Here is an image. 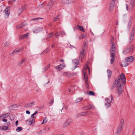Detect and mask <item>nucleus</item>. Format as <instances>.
<instances>
[{
	"label": "nucleus",
	"mask_w": 135,
	"mask_h": 135,
	"mask_svg": "<svg viewBox=\"0 0 135 135\" xmlns=\"http://www.w3.org/2000/svg\"><path fill=\"white\" fill-rule=\"evenodd\" d=\"M49 49L48 48H47L45 50H44L43 52V53H46L47 52L49 51Z\"/></svg>",
	"instance_id": "57"
},
{
	"label": "nucleus",
	"mask_w": 135,
	"mask_h": 135,
	"mask_svg": "<svg viewBox=\"0 0 135 135\" xmlns=\"http://www.w3.org/2000/svg\"><path fill=\"white\" fill-rule=\"evenodd\" d=\"M58 33L60 34V36L66 35V33L64 31L59 32Z\"/></svg>",
	"instance_id": "33"
},
{
	"label": "nucleus",
	"mask_w": 135,
	"mask_h": 135,
	"mask_svg": "<svg viewBox=\"0 0 135 135\" xmlns=\"http://www.w3.org/2000/svg\"><path fill=\"white\" fill-rule=\"evenodd\" d=\"M115 44L113 43V45H111V47L110 49V52H115Z\"/></svg>",
	"instance_id": "13"
},
{
	"label": "nucleus",
	"mask_w": 135,
	"mask_h": 135,
	"mask_svg": "<svg viewBox=\"0 0 135 135\" xmlns=\"http://www.w3.org/2000/svg\"><path fill=\"white\" fill-rule=\"evenodd\" d=\"M35 117H32L31 116V118L27 120L28 122V124H29L31 125L33 123H34L35 120Z\"/></svg>",
	"instance_id": "7"
},
{
	"label": "nucleus",
	"mask_w": 135,
	"mask_h": 135,
	"mask_svg": "<svg viewBox=\"0 0 135 135\" xmlns=\"http://www.w3.org/2000/svg\"><path fill=\"white\" fill-rule=\"evenodd\" d=\"M22 50V49H20L18 50V49H16L15 50L13 51V53H15L16 52H21Z\"/></svg>",
	"instance_id": "38"
},
{
	"label": "nucleus",
	"mask_w": 135,
	"mask_h": 135,
	"mask_svg": "<svg viewBox=\"0 0 135 135\" xmlns=\"http://www.w3.org/2000/svg\"><path fill=\"white\" fill-rule=\"evenodd\" d=\"M134 60V57L133 56H129L127 57L126 58V60L127 62H131Z\"/></svg>",
	"instance_id": "11"
},
{
	"label": "nucleus",
	"mask_w": 135,
	"mask_h": 135,
	"mask_svg": "<svg viewBox=\"0 0 135 135\" xmlns=\"http://www.w3.org/2000/svg\"><path fill=\"white\" fill-rule=\"evenodd\" d=\"M77 27H78L79 30L80 31H82L84 32H85L82 26L78 25L77 26Z\"/></svg>",
	"instance_id": "26"
},
{
	"label": "nucleus",
	"mask_w": 135,
	"mask_h": 135,
	"mask_svg": "<svg viewBox=\"0 0 135 135\" xmlns=\"http://www.w3.org/2000/svg\"><path fill=\"white\" fill-rule=\"evenodd\" d=\"M69 124L66 121V122L64 123V127H65L68 126Z\"/></svg>",
	"instance_id": "54"
},
{
	"label": "nucleus",
	"mask_w": 135,
	"mask_h": 135,
	"mask_svg": "<svg viewBox=\"0 0 135 135\" xmlns=\"http://www.w3.org/2000/svg\"><path fill=\"white\" fill-rule=\"evenodd\" d=\"M9 118L11 120H12L14 119L15 117L13 115H11L9 117Z\"/></svg>",
	"instance_id": "49"
},
{
	"label": "nucleus",
	"mask_w": 135,
	"mask_h": 135,
	"mask_svg": "<svg viewBox=\"0 0 135 135\" xmlns=\"http://www.w3.org/2000/svg\"><path fill=\"white\" fill-rule=\"evenodd\" d=\"M18 106L17 104L12 105L9 107V108L11 109H15Z\"/></svg>",
	"instance_id": "21"
},
{
	"label": "nucleus",
	"mask_w": 135,
	"mask_h": 135,
	"mask_svg": "<svg viewBox=\"0 0 135 135\" xmlns=\"http://www.w3.org/2000/svg\"><path fill=\"white\" fill-rule=\"evenodd\" d=\"M134 35H133V33L132 34H131V36L129 37V38L128 40V42H129V44H131L132 41L133 39Z\"/></svg>",
	"instance_id": "19"
},
{
	"label": "nucleus",
	"mask_w": 135,
	"mask_h": 135,
	"mask_svg": "<svg viewBox=\"0 0 135 135\" xmlns=\"http://www.w3.org/2000/svg\"><path fill=\"white\" fill-rule=\"evenodd\" d=\"M89 112L88 111H87L86 112H81L80 113L76 115H75V117L76 118H77L79 117H81L82 116H85L86 115V113Z\"/></svg>",
	"instance_id": "9"
},
{
	"label": "nucleus",
	"mask_w": 135,
	"mask_h": 135,
	"mask_svg": "<svg viewBox=\"0 0 135 135\" xmlns=\"http://www.w3.org/2000/svg\"><path fill=\"white\" fill-rule=\"evenodd\" d=\"M52 36V33H49L47 36V38H50Z\"/></svg>",
	"instance_id": "50"
},
{
	"label": "nucleus",
	"mask_w": 135,
	"mask_h": 135,
	"mask_svg": "<svg viewBox=\"0 0 135 135\" xmlns=\"http://www.w3.org/2000/svg\"><path fill=\"white\" fill-rule=\"evenodd\" d=\"M64 76H70L71 75L70 73H64Z\"/></svg>",
	"instance_id": "47"
},
{
	"label": "nucleus",
	"mask_w": 135,
	"mask_h": 135,
	"mask_svg": "<svg viewBox=\"0 0 135 135\" xmlns=\"http://www.w3.org/2000/svg\"><path fill=\"white\" fill-rule=\"evenodd\" d=\"M126 81L125 76L123 73H122L115 81L117 93L119 96L122 93L123 91V86L122 84H125Z\"/></svg>",
	"instance_id": "1"
},
{
	"label": "nucleus",
	"mask_w": 135,
	"mask_h": 135,
	"mask_svg": "<svg viewBox=\"0 0 135 135\" xmlns=\"http://www.w3.org/2000/svg\"><path fill=\"white\" fill-rule=\"evenodd\" d=\"M111 103H109L106 102L105 104V107L107 108H108L109 107L111 106Z\"/></svg>",
	"instance_id": "32"
},
{
	"label": "nucleus",
	"mask_w": 135,
	"mask_h": 135,
	"mask_svg": "<svg viewBox=\"0 0 135 135\" xmlns=\"http://www.w3.org/2000/svg\"><path fill=\"white\" fill-rule=\"evenodd\" d=\"M123 65H124V66H127L128 65V63H126V64H124V62H123Z\"/></svg>",
	"instance_id": "62"
},
{
	"label": "nucleus",
	"mask_w": 135,
	"mask_h": 135,
	"mask_svg": "<svg viewBox=\"0 0 135 135\" xmlns=\"http://www.w3.org/2000/svg\"><path fill=\"white\" fill-rule=\"evenodd\" d=\"M115 4V1H112L109 5V9L110 11H112L113 9Z\"/></svg>",
	"instance_id": "8"
},
{
	"label": "nucleus",
	"mask_w": 135,
	"mask_h": 135,
	"mask_svg": "<svg viewBox=\"0 0 135 135\" xmlns=\"http://www.w3.org/2000/svg\"><path fill=\"white\" fill-rule=\"evenodd\" d=\"M29 33H27L21 36H20V40L23 39L25 38H27L28 37V35Z\"/></svg>",
	"instance_id": "15"
},
{
	"label": "nucleus",
	"mask_w": 135,
	"mask_h": 135,
	"mask_svg": "<svg viewBox=\"0 0 135 135\" xmlns=\"http://www.w3.org/2000/svg\"><path fill=\"white\" fill-rule=\"evenodd\" d=\"M134 48L133 46L127 47L124 49L123 51V53L124 54H127L131 52L132 53L133 51Z\"/></svg>",
	"instance_id": "3"
},
{
	"label": "nucleus",
	"mask_w": 135,
	"mask_h": 135,
	"mask_svg": "<svg viewBox=\"0 0 135 135\" xmlns=\"http://www.w3.org/2000/svg\"><path fill=\"white\" fill-rule=\"evenodd\" d=\"M134 0H132L131 1V4L132 5L134 3Z\"/></svg>",
	"instance_id": "61"
},
{
	"label": "nucleus",
	"mask_w": 135,
	"mask_h": 135,
	"mask_svg": "<svg viewBox=\"0 0 135 135\" xmlns=\"http://www.w3.org/2000/svg\"><path fill=\"white\" fill-rule=\"evenodd\" d=\"M55 3V2L52 0H50L47 4V6L50 7H51L54 5Z\"/></svg>",
	"instance_id": "16"
},
{
	"label": "nucleus",
	"mask_w": 135,
	"mask_h": 135,
	"mask_svg": "<svg viewBox=\"0 0 135 135\" xmlns=\"http://www.w3.org/2000/svg\"><path fill=\"white\" fill-rule=\"evenodd\" d=\"M46 118H47L46 117H45V118H44L43 121L41 123L42 124L45 123L47 122V120L46 119Z\"/></svg>",
	"instance_id": "44"
},
{
	"label": "nucleus",
	"mask_w": 135,
	"mask_h": 135,
	"mask_svg": "<svg viewBox=\"0 0 135 135\" xmlns=\"http://www.w3.org/2000/svg\"><path fill=\"white\" fill-rule=\"evenodd\" d=\"M38 113V112L37 111H36L35 112L33 113L31 115L32 117H34V116L36 114H37Z\"/></svg>",
	"instance_id": "56"
},
{
	"label": "nucleus",
	"mask_w": 135,
	"mask_h": 135,
	"mask_svg": "<svg viewBox=\"0 0 135 135\" xmlns=\"http://www.w3.org/2000/svg\"><path fill=\"white\" fill-rule=\"evenodd\" d=\"M87 37V35H84V34H82L79 37V39H81L83 38H86Z\"/></svg>",
	"instance_id": "25"
},
{
	"label": "nucleus",
	"mask_w": 135,
	"mask_h": 135,
	"mask_svg": "<svg viewBox=\"0 0 135 135\" xmlns=\"http://www.w3.org/2000/svg\"><path fill=\"white\" fill-rule=\"evenodd\" d=\"M110 57L112 58H114L115 54L113 52H111Z\"/></svg>",
	"instance_id": "51"
},
{
	"label": "nucleus",
	"mask_w": 135,
	"mask_h": 135,
	"mask_svg": "<svg viewBox=\"0 0 135 135\" xmlns=\"http://www.w3.org/2000/svg\"><path fill=\"white\" fill-rule=\"evenodd\" d=\"M123 128V127L119 126L117 132V133H118L120 132Z\"/></svg>",
	"instance_id": "27"
},
{
	"label": "nucleus",
	"mask_w": 135,
	"mask_h": 135,
	"mask_svg": "<svg viewBox=\"0 0 135 135\" xmlns=\"http://www.w3.org/2000/svg\"><path fill=\"white\" fill-rule=\"evenodd\" d=\"M50 66V65L49 64V65L48 66H47L46 67L44 68L43 69L44 71L45 72L47 70V69L49 68Z\"/></svg>",
	"instance_id": "40"
},
{
	"label": "nucleus",
	"mask_w": 135,
	"mask_h": 135,
	"mask_svg": "<svg viewBox=\"0 0 135 135\" xmlns=\"http://www.w3.org/2000/svg\"><path fill=\"white\" fill-rule=\"evenodd\" d=\"M124 124V120L123 119H122L120 121L119 126L123 127Z\"/></svg>",
	"instance_id": "29"
},
{
	"label": "nucleus",
	"mask_w": 135,
	"mask_h": 135,
	"mask_svg": "<svg viewBox=\"0 0 135 135\" xmlns=\"http://www.w3.org/2000/svg\"><path fill=\"white\" fill-rule=\"evenodd\" d=\"M107 72L108 74V77L110 78L112 75L111 71L109 69H108L107 71Z\"/></svg>",
	"instance_id": "30"
},
{
	"label": "nucleus",
	"mask_w": 135,
	"mask_h": 135,
	"mask_svg": "<svg viewBox=\"0 0 135 135\" xmlns=\"http://www.w3.org/2000/svg\"><path fill=\"white\" fill-rule=\"evenodd\" d=\"M135 32V25L133 26V27L131 34H132L133 33V35H134Z\"/></svg>",
	"instance_id": "46"
},
{
	"label": "nucleus",
	"mask_w": 135,
	"mask_h": 135,
	"mask_svg": "<svg viewBox=\"0 0 135 135\" xmlns=\"http://www.w3.org/2000/svg\"><path fill=\"white\" fill-rule=\"evenodd\" d=\"M46 2H44L42 4H40L39 5V7L40 8H41V7L44 6L46 5Z\"/></svg>",
	"instance_id": "43"
},
{
	"label": "nucleus",
	"mask_w": 135,
	"mask_h": 135,
	"mask_svg": "<svg viewBox=\"0 0 135 135\" xmlns=\"http://www.w3.org/2000/svg\"><path fill=\"white\" fill-rule=\"evenodd\" d=\"M55 35L57 37L60 36V34H59V33H58V32H57L55 33Z\"/></svg>",
	"instance_id": "58"
},
{
	"label": "nucleus",
	"mask_w": 135,
	"mask_h": 135,
	"mask_svg": "<svg viewBox=\"0 0 135 135\" xmlns=\"http://www.w3.org/2000/svg\"><path fill=\"white\" fill-rule=\"evenodd\" d=\"M69 0H62V2L64 4H69Z\"/></svg>",
	"instance_id": "39"
},
{
	"label": "nucleus",
	"mask_w": 135,
	"mask_h": 135,
	"mask_svg": "<svg viewBox=\"0 0 135 135\" xmlns=\"http://www.w3.org/2000/svg\"><path fill=\"white\" fill-rule=\"evenodd\" d=\"M10 115L9 113H6L0 116V117H3V118H6L8 117Z\"/></svg>",
	"instance_id": "24"
},
{
	"label": "nucleus",
	"mask_w": 135,
	"mask_h": 135,
	"mask_svg": "<svg viewBox=\"0 0 135 135\" xmlns=\"http://www.w3.org/2000/svg\"><path fill=\"white\" fill-rule=\"evenodd\" d=\"M43 18H40V17H38L37 18H35L33 19L32 20V21H34L35 20H36L37 21V22H38V20H39L40 19H43Z\"/></svg>",
	"instance_id": "42"
},
{
	"label": "nucleus",
	"mask_w": 135,
	"mask_h": 135,
	"mask_svg": "<svg viewBox=\"0 0 135 135\" xmlns=\"http://www.w3.org/2000/svg\"><path fill=\"white\" fill-rule=\"evenodd\" d=\"M72 119L71 118H69L66 121L69 124L72 122Z\"/></svg>",
	"instance_id": "48"
},
{
	"label": "nucleus",
	"mask_w": 135,
	"mask_h": 135,
	"mask_svg": "<svg viewBox=\"0 0 135 135\" xmlns=\"http://www.w3.org/2000/svg\"><path fill=\"white\" fill-rule=\"evenodd\" d=\"M88 94L89 95H92L93 96H94L95 93L93 91H90L88 93Z\"/></svg>",
	"instance_id": "45"
},
{
	"label": "nucleus",
	"mask_w": 135,
	"mask_h": 135,
	"mask_svg": "<svg viewBox=\"0 0 135 135\" xmlns=\"http://www.w3.org/2000/svg\"><path fill=\"white\" fill-rule=\"evenodd\" d=\"M88 72L89 74L90 73V69L88 67V64L87 62L86 63L85 66L84 67L83 70V72L84 75V78L85 79V82L86 83V86H87V85H88V84L87 83L88 81L87 79H88V77L87 75H86L87 72Z\"/></svg>",
	"instance_id": "2"
},
{
	"label": "nucleus",
	"mask_w": 135,
	"mask_h": 135,
	"mask_svg": "<svg viewBox=\"0 0 135 135\" xmlns=\"http://www.w3.org/2000/svg\"><path fill=\"white\" fill-rule=\"evenodd\" d=\"M114 37H112V38L110 41V44H111V45H113V44H114Z\"/></svg>",
	"instance_id": "41"
},
{
	"label": "nucleus",
	"mask_w": 135,
	"mask_h": 135,
	"mask_svg": "<svg viewBox=\"0 0 135 135\" xmlns=\"http://www.w3.org/2000/svg\"><path fill=\"white\" fill-rule=\"evenodd\" d=\"M26 25V24L25 22L22 23L19 25L17 26L16 28L17 29L22 28Z\"/></svg>",
	"instance_id": "17"
},
{
	"label": "nucleus",
	"mask_w": 135,
	"mask_h": 135,
	"mask_svg": "<svg viewBox=\"0 0 135 135\" xmlns=\"http://www.w3.org/2000/svg\"><path fill=\"white\" fill-rule=\"evenodd\" d=\"M105 100L106 102L111 103L113 100V97L112 95H110L109 98H106L105 99Z\"/></svg>",
	"instance_id": "12"
},
{
	"label": "nucleus",
	"mask_w": 135,
	"mask_h": 135,
	"mask_svg": "<svg viewBox=\"0 0 135 135\" xmlns=\"http://www.w3.org/2000/svg\"><path fill=\"white\" fill-rule=\"evenodd\" d=\"M60 16V15H58L56 16V17H54V21H57V20L59 19V17Z\"/></svg>",
	"instance_id": "53"
},
{
	"label": "nucleus",
	"mask_w": 135,
	"mask_h": 135,
	"mask_svg": "<svg viewBox=\"0 0 135 135\" xmlns=\"http://www.w3.org/2000/svg\"><path fill=\"white\" fill-rule=\"evenodd\" d=\"M132 19L131 18H130L129 22H128V25L129 26H130L131 25V23L132 22Z\"/></svg>",
	"instance_id": "55"
},
{
	"label": "nucleus",
	"mask_w": 135,
	"mask_h": 135,
	"mask_svg": "<svg viewBox=\"0 0 135 135\" xmlns=\"http://www.w3.org/2000/svg\"><path fill=\"white\" fill-rule=\"evenodd\" d=\"M83 99V98L82 97L77 98L76 99L75 102L76 103H79Z\"/></svg>",
	"instance_id": "23"
},
{
	"label": "nucleus",
	"mask_w": 135,
	"mask_h": 135,
	"mask_svg": "<svg viewBox=\"0 0 135 135\" xmlns=\"http://www.w3.org/2000/svg\"><path fill=\"white\" fill-rule=\"evenodd\" d=\"M69 3H74L75 1L74 0H69Z\"/></svg>",
	"instance_id": "59"
},
{
	"label": "nucleus",
	"mask_w": 135,
	"mask_h": 135,
	"mask_svg": "<svg viewBox=\"0 0 135 135\" xmlns=\"http://www.w3.org/2000/svg\"><path fill=\"white\" fill-rule=\"evenodd\" d=\"M22 129V128L21 127H18L16 129V131L17 132H19Z\"/></svg>",
	"instance_id": "36"
},
{
	"label": "nucleus",
	"mask_w": 135,
	"mask_h": 135,
	"mask_svg": "<svg viewBox=\"0 0 135 135\" xmlns=\"http://www.w3.org/2000/svg\"><path fill=\"white\" fill-rule=\"evenodd\" d=\"M114 58H111V59H110V63L111 64H112L113 63V62L114 61Z\"/></svg>",
	"instance_id": "52"
},
{
	"label": "nucleus",
	"mask_w": 135,
	"mask_h": 135,
	"mask_svg": "<svg viewBox=\"0 0 135 135\" xmlns=\"http://www.w3.org/2000/svg\"><path fill=\"white\" fill-rule=\"evenodd\" d=\"M93 105L91 104H88L85 107V109H88L93 108Z\"/></svg>",
	"instance_id": "22"
},
{
	"label": "nucleus",
	"mask_w": 135,
	"mask_h": 135,
	"mask_svg": "<svg viewBox=\"0 0 135 135\" xmlns=\"http://www.w3.org/2000/svg\"><path fill=\"white\" fill-rule=\"evenodd\" d=\"M16 124V126H17L18 124V120H17L15 122Z\"/></svg>",
	"instance_id": "63"
},
{
	"label": "nucleus",
	"mask_w": 135,
	"mask_h": 135,
	"mask_svg": "<svg viewBox=\"0 0 135 135\" xmlns=\"http://www.w3.org/2000/svg\"><path fill=\"white\" fill-rule=\"evenodd\" d=\"M10 42L9 41H6L4 44V46L5 47H6L8 46L10 44Z\"/></svg>",
	"instance_id": "31"
},
{
	"label": "nucleus",
	"mask_w": 135,
	"mask_h": 135,
	"mask_svg": "<svg viewBox=\"0 0 135 135\" xmlns=\"http://www.w3.org/2000/svg\"><path fill=\"white\" fill-rule=\"evenodd\" d=\"M1 129L2 130L6 131L9 129V127L8 126H4L1 127Z\"/></svg>",
	"instance_id": "28"
},
{
	"label": "nucleus",
	"mask_w": 135,
	"mask_h": 135,
	"mask_svg": "<svg viewBox=\"0 0 135 135\" xmlns=\"http://www.w3.org/2000/svg\"><path fill=\"white\" fill-rule=\"evenodd\" d=\"M9 9L10 7H8L4 11V17L6 18H7L9 15L10 12L9 10Z\"/></svg>",
	"instance_id": "4"
},
{
	"label": "nucleus",
	"mask_w": 135,
	"mask_h": 135,
	"mask_svg": "<svg viewBox=\"0 0 135 135\" xmlns=\"http://www.w3.org/2000/svg\"><path fill=\"white\" fill-rule=\"evenodd\" d=\"M84 133L83 132H81V133L80 135H84Z\"/></svg>",
	"instance_id": "64"
},
{
	"label": "nucleus",
	"mask_w": 135,
	"mask_h": 135,
	"mask_svg": "<svg viewBox=\"0 0 135 135\" xmlns=\"http://www.w3.org/2000/svg\"><path fill=\"white\" fill-rule=\"evenodd\" d=\"M87 46V41H84V42L83 44V48H86Z\"/></svg>",
	"instance_id": "34"
},
{
	"label": "nucleus",
	"mask_w": 135,
	"mask_h": 135,
	"mask_svg": "<svg viewBox=\"0 0 135 135\" xmlns=\"http://www.w3.org/2000/svg\"><path fill=\"white\" fill-rule=\"evenodd\" d=\"M86 49V48H85V47H83L80 52L79 57L81 60L84 57V55L85 52V51Z\"/></svg>",
	"instance_id": "5"
},
{
	"label": "nucleus",
	"mask_w": 135,
	"mask_h": 135,
	"mask_svg": "<svg viewBox=\"0 0 135 135\" xmlns=\"http://www.w3.org/2000/svg\"><path fill=\"white\" fill-rule=\"evenodd\" d=\"M26 8L25 7V6L24 5L22 6L18 10V12L20 13H21L23 10H25L26 9Z\"/></svg>",
	"instance_id": "20"
},
{
	"label": "nucleus",
	"mask_w": 135,
	"mask_h": 135,
	"mask_svg": "<svg viewBox=\"0 0 135 135\" xmlns=\"http://www.w3.org/2000/svg\"><path fill=\"white\" fill-rule=\"evenodd\" d=\"M25 60L24 59L22 60L21 61H20L18 63V65H20L23 64L24 62H25Z\"/></svg>",
	"instance_id": "37"
},
{
	"label": "nucleus",
	"mask_w": 135,
	"mask_h": 135,
	"mask_svg": "<svg viewBox=\"0 0 135 135\" xmlns=\"http://www.w3.org/2000/svg\"><path fill=\"white\" fill-rule=\"evenodd\" d=\"M35 105L34 101H33L31 103H28L26 105V107L27 108H29L34 105Z\"/></svg>",
	"instance_id": "18"
},
{
	"label": "nucleus",
	"mask_w": 135,
	"mask_h": 135,
	"mask_svg": "<svg viewBox=\"0 0 135 135\" xmlns=\"http://www.w3.org/2000/svg\"><path fill=\"white\" fill-rule=\"evenodd\" d=\"M125 7L126 8V11H127L128 9V6L127 4H126V5Z\"/></svg>",
	"instance_id": "60"
},
{
	"label": "nucleus",
	"mask_w": 135,
	"mask_h": 135,
	"mask_svg": "<svg viewBox=\"0 0 135 135\" xmlns=\"http://www.w3.org/2000/svg\"><path fill=\"white\" fill-rule=\"evenodd\" d=\"M86 49V48H85V47H83L80 52L79 57L81 60L84 57V55L85 52V51Z\"/></svg>",
	"instance_id": "6"
},
{
	"label": "nucleus",
	"mask_w": 135,
	"mask_h": 135,
	"mask_svg": "<svg viewBox=\"0 0 135 135\" xmlns=\"http://www.w3.org/2000/svg\"><path fill=\"white\" fill-rule=\"evenodd\" d=\"M64 64H61L55 67V68L57 70H60L65 67Z\"/></svg>",
	"instance_id": "10"
},
{
	"label": "nucleus",
	"mask_w": 135,
	"mask_h": 135,
	"mask_svg": "<svg viewBox=\"0 0 135 135\" xmlns=\"http://www.w3.org/2000/svg\"><path fill=\"white\" fill-rule=\"evenodd\" d=\"M73 62L74 64L75 65V69L76 68L77 66V65H78L79 64V61L78 59H75L73 60Z\"/></svg>",
	"instance_id": "14"
},
{
	"label": "nucleus",
	"mask_w": 135,
	"mask_h": 135,
	"mask_svg": "<svg viewBox=\"0 0 135 135\" xmlns=\"http://www.w3.org/2000/svg\"><path fill=\"white\" fill-rule=\"evenodd\" d=\"M42 29H43V28H42L38 27L36 29V30L37 32L35 31H33V32L34 33H36V32L37 31H42Z\"/></svg>",
	"instance_id": "35"
}]
</instances>
